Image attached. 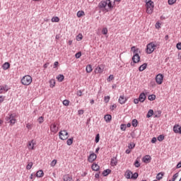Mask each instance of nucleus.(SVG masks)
I'll return each instance as SVG.
<instances>
[{
  "instance_id": "obj_52",
  "label": "nucleus",
  "mask_w": 181,
  "mask_h": 181,
  "mask_svg": "<svg viewBox=\"0 0 181 181\" xmlns=\"http://www.w3.org/2000/svg\"><path fill=\"white\" fill-rule=\"evenodd\" d=\"M83 39V35H78L76 37V40H78V42H80V40H81Z\"/></svg>"
},
{
  "instance_id": "obj_21",
  "label": "nucleus",
  "mask_w": 181,
  "mask_h": 181,
  "mask_svg": "<svg viewBox=\"0 0 181 181\" xmlns=\"http://www.w3.org/2000/svg\"><path fill=\"white\" fill-rule=\"evenodd\" d=\"M91 168L93 170H95V172L100 170V165L98 164H93Z\"/></svg>"
},
{
  "instance_id": "obj_47",
  "label": "nucleus",
  "mask_w": 181,
  "mask_h": 181,
  "mask_svg": "<svg viewBox=\"0 0 181 181\" xmlns=\"http://www.w3.org/2000/svg\"><path fill=\"white\" fill-rule=\"evenodd\" d=\"M75 57L76 59H80V57H81V52H78L75 54Z\"/></svg>"
},
{
  "instance_id": "obj_27",
  "label": "nucleus",
  "mask_w": 181,
  "mask_h": 181,
  "mask_svg": "<svg viewBox=\"0 0 181 181\" xmlns=\"http://www.w3.org/2000/svg\"><path fill=\"white\" fill-rule=\"evenodd\" d=\"M152 115H153V110H149L146 115V117L151 118V117H152Z\"/></svg>"
},
{
  "instance_id": "obj_13",
  "label": "nucleus",
  "mask_w": 181,
  "mask_h": 181,
  "mask_svg": "<svg viewBox=\"0 0 181 181\" xmlns=\"http://www.w3.org/2000/svg\"><path fill=\"white\" fill-rule=\"evenodd\" d=\"M63 180L64 181H73V177L69 174L64 175L63 176Z\"/></svg>"
},
{
  "instance_id": "obj_63",
  "label": "nucleus",
  "mask_w": 181,
  "mask_h": 181,
  "mask_svg": "<svg viewBox=\"0 0 181 181\" xmlns=\"http://www.w3.org/2000/svg\"><path fill=\"white\" fill-rule=\"evenodd\" d=\"M180 168H181V163H180V162H179V163L177 164V165H176V168H177V169H180Z\"/></svg>"
},
{
  "instance_id": "obj_50",
  "label": "nucleus",
  "mask_w": 181,
  "mask_h": 181,
  "mask_svg": "<svg viewBox=\"0 0 181 181\" xmlns=\"http://www.w3.org/2000/svg\"><path fill=\"white\" fill-rule=\"evenodd\" d=\"M107 81H112V80H114V75H110L107 78Z\"/></svg>"
},
{
  "instance_id": "obj_16",
  "label": "nucleus",
  "mask_w": 181,
  "mask_h": 181,
  "mask_svg": "<svg viewBox=\"0 0 181 181\" xmlns=\"http://www.w3.org/2000/svg\"><path fill=\"white\" fill-rule=\"evenodd\" d=\"M146 8H154L153 1L152 0L146 1Z\"/></svg>"
},
{
  "instance_id": "obj_20",
  "label": "nucleus",
  "mask_w": 181,
  "mask_h": 181,
  "mask_svg": "<svg viewBox=\"0 0 181 181\" xmlns=\"http://www.w3.org/2000/svg\"><path fill=\"white\" fill-rule=\"evenodd\" d=\"M112 119V116H111V115H106L104 116V119L106 121V122H110Z\"/></svg>"
},
{
  "instance_id": "obj_57",
  "label": "nucleus",
  "mask_w": 181,
  "mask_h": 181,
  "mask_svg": "<svg viewBox=\"0 0 181 181\" xmlns=\"http://www.w3.org/2000/svg\"><path fill=\"white\" fill-rule=\"evenodd\" d=\"M5 90V87L4 86H0V94H2Z\"/></svg>"
},
{
  "instance_id": "obj_45",
  "label": "nucleus",
  "mask_w": 181,
  "mask_h": 181,
  "mask_svg": "<svg viewBox=\"0 0 181 181\" xmlns=\"http://www.w3.org/2000/svg\"><path fill=\"white\" fill-rule=\"evenodd\" d=\"M134 166L136 168H139V166H141V163H139V161H138V160H136V161L134 162Z\"/></svg>"
},
{
  "instance_id": "obj_19",
  "label": "nucleus",
  "mask_w": 181,
  "mask_h": 181,
  "mask_svg": "<svg viewBox=\"0 0 181 181\" xmlns=\"http://www.w3.org/2000/svg\"><path fill=\"white\" fill-rule=\"evenodd\" d=\"M117 163H118V161L117 160V158L113 157L111 159V165H112V166H117Z\"/></svg>"
},
{
  "instance_id": "obj_59",
  "label": "nucleus",
  "mask_w": 181,
  "mask_h": 181,
  "mask_svg": "<svg viewBox=\"0 0 181 181\" xmlns=\"http://www.w3.org/2000/svg\"><path fill=\"white\" fill-rule=\"evenodd\" d=\"M157 141V139L156 137H153L152 139H151V144H155Z\"/></svg>"
},
{
  "instance_id": "obj_49",
  "label": "nucleus",
  "mask_w": 181,
  "mask_h": 181,
  "mask_svg": "<svg viewBox=\"0 0 181 181\" xmlns=\"http://www.w3.org/2000/svg\"><path fill=\"white\" fill-rule=\"evenodd\" d=\"M177 0H168L169 5H173V4H176Z\"/></svg>"
},
{
  "instance_id": "obj_35",
  "label": "nucleus",
  "mask_w": 181,
  "mask_h": 181,
  "mask_svg": "<svg viewBox=\"0 0 181 181\" xmlns=\"http://www.w3.org/2000/svg\"><path fill=\"white\" fill-rule=\"evenodd\" d=\"M76 15H77L78 18H81V16H84V11H79L77 12Z\"/></svg>"
},
{
  "instance_id": "obj_30",
  "label": "nucleus",
  "mask_w": 181,
  "mask_h": 181,
  "mask_svg": "<svg viewBox=\"0 0 181 181\" xmlns=\"http://www.w3.org/2000/svg\"><path fill=\"white\" fill-rule=\"evenodd\" d=\"M57 78L58 81L62 82V81H63V80H64V76L63 74H59L57 76Z\"/></svg>"
},
{
  "instance_id": "obj_31",
  "label": "nucleus",
  "mask_w": 181,
  "mask_h": 181,
  "mask_svg": "<svg viewBox=\"0 0 181 181\" xmlns=\"http://www.w3.org/2000/svg\"><path fill=\"white\" fill-rule=\"evenodd\" d=\"M49 86L51 87V88H53V87H54L55 84H56V81H54V79H51L49 81Z\"/></svg>"
},
{
  "instance_id": "obj_10",
  "label": "nucleus",
  "mask_w": 181,
  "mask_h": 181,
  "mask_svg": "<svg viewBox=\"0 0 181 181\" xmlns=\"http://www.w3.org/2000/svg\"><path fill=\"white\" fill-rule=\"evenodd\" d=\"M96 159H97V155L93 153L89 156L88 160V162H90L92 163V162H94V160Z\"/></svg>"
},
{
  "instance_id": "obj_1",
  "label": "nucleus",
  "mask_w": 181,
  "mask_h": 181,
  "mask_svg": "<svg viewBox=\"0 0 181 181\" xmlns=\"http://www.w3.org/2000/svg\"><path fill=\"white\" fill-rule=\"evenodd\" d=\"M21 83L23 86H29L32 83V76L27 75L21 79Z\"/></svg>"
},
{
  "instance_id": "obj_56",
  "label": "nucleus",
  "mask_w": 181,
  "mask_h": 181,
  "mask_svg": "<svg viewBox=\"0 0 181 181\" xmlns=\"http://www.w3.org/2000/svg\"><path fill=\"white\" fill-rule=\"evenodd\" d=\"M78 115H83L84 114V110H79L78 111Z\"/></svg>"
},
{
  "instance_id": "obj_26",
  "label": "nucleus",
  "mask_w": 181,
  "mask_h": 181,
  "mask_svg": "<svg viewBox=\"0 0 181 181\" xmlns=\"http://www.w3.org/2000/svg\"><path fill=\"white\" fill-rule=\"evenodd\" d=\"M110 173H111V170H110V169L105 170L103 172V176H108V175H110Z\"/></svg>"
},
{
  "instance_id": "obj_29",
  "label": "nucleus",
  "mask_w": 181,
  "mask_h": 181,
  "mask_svg": "<svg viewBox=\"0 0 181 181\" xmlns=\"http://www.w3.org/2000/svg\"><path fill=\"white\" fill-rule=\"evenodd\" d=\"M153 12V7H146V13L151 15Z\"/></svg>"
},
{
  "instance_id": "obj_15",
  "label": "nucleus",
  "mask_w": 181,
  "mask_h": 181,
  "mask_svg": "<svg viewBox=\"0 0 181 181\" xmlns=\"http://www.w3.org/2000/svg\"><path fill=\"white\" fill-rule=\"evenodd\" d=\"M133 63H139V62L141 61V57L139 56V53L137 54V57H135L134 59V55L132 58Z\"/></svg>"
},
{
  "instance_id": "obj_34",
  "label": "nucleus",
  "mask_w": 181,
  "mask_h": 181,
  "mask_svg": "<svg viewBox=\"0 0 181 181\" xmlns=\"http://www.w3.org/2000/svg\"><path fill=\"white\" fill-rule=\"evenodd\" d=\"M156 98V95H148V100L150 101H155Z\"/></svg>"
},
{
  "instance_id": "obj_28",
  "label": "nucleus",
  "mask_w": 181,
  "mask_h": 181,
  "mask_svg": "<svg viewBox=\"0 0 181 181\" xmlns=\"http://www.w3.org/2000/svg\"><path fill=\"white\" fill-rule=\"evenodd\" d=\"M163 175H164L163 173H159L157 175V176H156L157 180H161V179H163Z\"/></svg>"
},
{
  "instance_id": "obj_11",
  "label": "nucleus",
  "mask_w": 181,
  "mask_h": 181,
  "mask_svg": "<svg viewBox=\"0 0 181 181\" xmlns=\"http://www.w3.org/2000/svg\"><path fill=\"white\" fill-rule=\"evenodd\" d=\"M173 131L175 134H181V127L179 124H175Z\"/></svg>"
},
{
  "instance_id": "obj_24",
  "label": "nucleus",
  "mask_w": 181,
  "mask_h": 181,
  "mask_svg": "<svg viewBox=\"0 0 181 181\" xmlns=\"http://www.w3.org/2000/svg\"><path fill=\"white\" fill-rule=\"evenodd\" d=\"M10 67H11V64H9V62H5L3 64L4 70H8V69H9Z\"/></svg>"
},
{
  "instance_id": "obj_14",
  "label": "nucleus",
  "mask_w": 181,
  "mask_h": 181,
  "mask_svg": "<svg viewBox=\"0 0 181 181\" xmlns=\"http://www.w3.org/2000/svg\"><path fill=\"white\" fill-rule=\"evenodd\" d=\"M151 159H152V158H151V156L149 155L145 156L143 158V162H144V163H149V162H151Z\"/></svg>"
},
{
  "instance_id": "obj_33",
  "label": "nucleus",
  "mask_w": 181,
  "mask_h": 181,
  "mask_svg": "<svg viewBox=\"0 0 181 181\" xmlns=\"http://www.w3.org/2000/svg\"><path fill=\"white\" fill-rule=\"evenodd\" d=\"M132 127H138V120H136V119H134L132 122Z\"/></svg>"
},
{
  "instance_id": "obj_4",
  "label": "nucleus",
  "mask_w": 181,
  "mask_h": 181,
  "mask_svg": "<svg viewBox=\"0 0 181 181\" xmlns=\"http://www.w3.org/2000/svg\"><path fill=\"white\" fill-rule=\"evenodd\" d=\"M6 120L8 121L10 124H11V125L15 124V123L16 122V119H15V115L13 114H11L8 117H6Z\"/></svg>"
},
{
  "instance_id": "obj_60",
  "label": "nucleus",
  "mask_w": 181,
  "mask_h": 181,
  "mask_svg": "<svg viewBox=\"0 0 181 181\" xmlns=\"http://www.w3.org/2000/svg\"><path fill=\"white\" fill-rule=\"evenodd\" d=\"M59 66V62H55L54 63V69H56V67H57Z\"/></svg>"
},
{
  "instance_id": "obj_42",
  "label": "nucleus",
  "mask_w": 181,
  "mask_h": 181,
  "mask_svg": "<svg viewBox=\"0 0 181 181\" xmlns=\"http://www.w3.org/2000/svg\"><path fill=\"white\" fill-rule=\"evenodd\" d=\"M128 148L129 149H134L135 148V143H130Z\"/></svg>"
},
{
  "instance_id": "obj_64",
  "label": "nucleus",
  "mask_w": 181,
  "mask_h": 181,
  "mask_svg": "<svg viewBox=\"0 0 181 181\" xmlns=\"http://www.w3.org/2000/svg\"><path fill=\"white\" fill-rule=\"evenodd\" d=\"M178 177H179V173H175V174L173 176V177H174V178H175V179H177Z\"/></svg>"
},
{
  "instance_id": "obj_54",
  "label": "nucleus",
  "mask_w": 181,
  "mask_h": 181,
  "mask_svg": "<svg viewBox=\"0 0 181 181\" xmlns=\"http://www.w3.org/2000/svg\"><path fill=\"white\" fill-rule=\"evenodd\" d=\"M105 103H108L110 101V96H105Z\"/></svg>"
},
{
  "instance_id": "obj_3",
  "label": "nucleus",
  "mask_w": 181,
  "mask_h": 181,
  "mask_svg": "<svg viewBox=\"0 0 181 181\" xmlns=\"http://www.w3.org/2000/svg\"><path fill=\"white\" fill-rule=\"evenodd\" d=\"M59 136L62 141H64L69 138V133L66 130L61 131L59 133Z\"/></svg>"
},
{
  "instance_id": "obj_7",
  "label": "nucleus",
  "mask_w": 181,
  "mask_h": 181,
  "mask_svg": "<svg viewBox=\"0 0 181 181\" xmlns=\"http://www.w3.org/2000/svg\"><path fill=\"white\" fill-rule=\"evenodd\" d=\"M156 81L157 84H162V83H163V75L161 74H158L156 76Z\"/></svg>"
},
{
  "instance_id": "obj_23",
  "label": "nucleus",
  "mask_w": 181,
  "mask_h": 181,
  "mask_svg": "<svg viewBox=\"0 0 181 181\" xmlns=\"http://www.w3.org/2000/svg\"><path fill=\"white\" fill-rule=\"evenodd\" d=\"M43 175H45V173H43V170H40L36 173L37 177H43Z\"/></svg>"
},
{
  "instance_id": "obj_61",
  "label": "nucleus",
  "mask_w": 181,
  "mask_h": 181,
  "mask_svg": "<svg viewBox=\"0 0 181 181\" xmlns=\"http://www.w3.org/2000/svg\"><path fill=\"white\" fill-rule=\"evenodd\" d=\"M134 104H139V98L134 99Z\"/></svg>"
},
{
  "instance_id": "obj_2",
  "label": "nucleus",
  "mask_w": 181,
  "mask_h": 181,
  "mask_svg": "<svg viewBox=\"0 0 181 181\" xmlns=\"http://www.w3.org/2000/svg\"><path fill=\"white\" fill-rule=\"evenodd\" d=\"M155 47H156V45L153 42H150L147 45L146 47V53L148 54H151V53H153L155 51Z\"/></svg>"
},
{
  "instance_id": "obj_5",
  "label": "nucleus",
  "mask_w": 181,
  "mask_h": 181,
  "mask_svg": "<svg viewBox=\"0 0 181 181\" xmlns=\"http://www.w3.org/2000/svg\"><path fill=\"white\" fill-rule=\"evenodd\" d=\"M98 8L100 9H103V11H106V12H108L109 9L107 8V2L102 1L98 4Z\"/></svg>"
},
{
  "instance_id": "obj_6",
  "label": "nucleus",
  "mask_w": 181,
  "mask_h": 181,
  "mask_svg": "<svg viewBox=\"0 0 181 181\" xmlns=\"http://www.w3.org/2000/svg\"><path fill=\"white\" fill-rule=\"evenodd\" d=\"M106 4L107 5V9H112L114 8V5H115V0H106Z\"/></svg>"
},
{
  "instance_id": "obj_48",
  "label": "nucleus",
  "mask_w": 181,
  "mask_h": 181,
  "mask_svg": "<svg viewBox=\"0 0 181 181\" xmlns=\"http://www.w3.org/2000/svg\"><path fill=\"white\" fill-rule=\"evenodd\" d=\"M63 104L66 106L68 107L69 104H70V101L67 100H64L63 101Z\"/></svg>"
},
{
  "instance_id": "obj_17",
  "label": "nucleus",
  "mask_w": 181,
  "mask_h": 181,
  "mask_svg": "<svg viewBox=\"0 0 181 181\" xmlns=\"http://www.w3.org/2000/svg\"><path fill=\"white\" fill-rule=\"evenodd\" d=\"M146 98V96L145 95V94L144 93H141L139 95V100L140 103H144V101H145Z\"/></svg>"
},
{
  "instance_id": "obj_12",
  "label": "nucleus",
  "mask_w": 181,
  "mask_h": 181,
  "mask_svg": "<svg viewBox=\"0 0 181 181\" xmlns=\"http://www.w3.org/2000/svg\"><path fill=\"white\" fill-rule=\"evenodd\" d=\"M127 97H125V95H120L119 98V104H125V103H127Z\"/></svg>"
},
{
  "instance_id": "obj_22",
  "label": "nucleus",
  "mask_w": 181,
  "mask_h": 181,
  "mask_svg": "<svg viewBox=\"0 0 181 181\" xmlns=\"http://www.w3.org/2000/svg\"><path fill=\"white\" fill-rule=\"evenodd\" d=\"M28 149H32L33 150L35 148V143H33V140L31 141H29L28 144Z\"/></svg>"
},
{
  "instance_id": "obj_44",
  "label": "nucleus",
  "mask_w": 181,
  "mask_h": 181,
  "mask_svg": "<svg viewBox=\"0 0 181 181\" xmlns=\"http://www.w3.org/2000/svg\"><path fill=\"white\" fill-rule=\"evenodd\" d=\"M120 129H122V131H125V129H127V124H121L120 125Z\"/></svg>"
},
{
  "instance_id": "obj_38",
  "label": "nucleus",
  "mask_w": 181,
  "mask_h": 181,
  "mask_svg": "<svg viewBox=\"0 0 181 181\" xmlns=\"http://www.w3.org/2000/svg\"><path fill=\"white\" fill-rule=\"evenodd\" d=\"M163 139H165V136L160 135L158 136V141H159V142H162V141H163Z\"/></svg>"
},
{
  "instance_id": "obj_36",
  "label": "nucleus",
  "mask_w": 181,
  "mask_h": 181,
  "mask_svg": "<svg viewBox=\"0 0 181 181\" xmlns=\"http://www.w3.org/2000/svg\"><path fill=\"white\" fill-rule=\"evenodd\" d=\"M32 166H33V163L30 162V163H28V164L27 165L26 169H27L28 170H30V169H32Z\"/></svg>"
},
{
  "instance_id": "obj_62",
  "label": "nucleus",
  "mask_w": 181,
  "mask_h": 181,
  "mask_svg": "<svg viewBox=\"0 0 181 181\" xmlns=\"http://www.w3.org/2000/svg\"><path fill=\"white\" fill-rule=\"evenodd\" d=\"M156 29H159V28H160V23H156Z\"/></svg>"
},
{
  "instance_id": "obj_39",
  "label": "nucleus",
  "mask_w": 181,
  "mask_h": 181,
  "mask_svg": "<svg viewBox=\"0 0 181 181\" xmlns=\"http://www.w3.org/2000/svg\"><path fill=\"white\" fill-rule=\"evenodd\" d=\"M66 144L69 145V146H70V145L73 144V138L69 139L66 141Z\"/></svg>"
},
{
  "instance_id": "obj_41",
  "label": "nucleus",
  "mask_w": 181,
  "mask_h": 181,
  "mask_svg": "<svg viewBox=\"0 0 181 181\" xmlns=\"http://www.w3.org/2000/svg\"><path fill=\"white\" fill-rule=\"evenodd\" d=\"M95 142L96 144H98V142H100V134H98L96 135L95 139Z\"/></svg>"
},
{
  "instance_id": "obj_25",
  "label": "nucleus",
  "mask_w": 181,
  "mask_h": 181,
  "mask_svg": "<svg viewBox=\"0 0 181 181\" xmlns=\"http://www.w3.org/2000/svg\"><path fill=\"white\" fill-rule=\"evenodd\" d=\"M50 128H51V131H52V132H57V127L56 126L55 124H51Z\"/></svg>"
},
{
  "instance_id": "obj_46",
  "label": "nucleus",
  "mask_w": 181,
  "mask_h": 181,
  "mask_svg": "<svg viewBox=\"0 0 181 181\" xmlns=\"http://www.w3.org/2000/svg\"><path fill=\"white\" fill-rule=\"evenodd\" d=\"M102 33L103 35H107V33H108V29H107V28H103Z\"/></svg>"
},
{
  "instance_id": "obj_43",
  "label": "nucleus",
  "mask_w": 181,
  "mask_h": 181,
  "mask_svg": "<svg viewBox=\"0 0 181 181\" xmlns=\"http://www.w3.org/2000/svg\"><path fill=\"white\" fill-rule=\"evenodd\" d=\"M60 21V18L59 17H53L52 18V22H59Z\"/></svg>"
},
{
  "instance_id": "obj_55",
  "label": "nucleus",
  "mask_w": 181,
  "mask_h": 181,
  "mask_svg": "<svg viewBox=\"0 0 181 181\" xmlns=\"http://www.w3.org/2000/svg\"><path fill=\"white\" fill-rule=\"evenodd\" d=\"M177 49H178V50H181V42H178L176 45Z\"/></svg>"
},
{
  "instance_id": "obj_51",
  "label": "nucleus",
  "mask_w": 181,
  "mask_h": 181,
  "mask_svg": "<svg viewBox=\"0 0 181 181\" xmlns=\"http://www.w3.org/2000/svg\"><path fill=\"white\" fill-rule=\"evenodd\" d=\"M43 121H44L43 117L41 116V117H40L38 118V122H39V124H42Z\"/></svg>"
},
{
  "instance_id": "obj_9",
  "label": "nucleus",
  "mask_w": 181,
  "mask_h": 181,
  "mask_svg": "<svg viewBox=\"0 0 181 181\" xmlns=\"http://www.w3.org/2000/svg\"><path fill=\"white\" fill-rule=\"evenodd\" d=\"M103 71H104V65H99L95 69V73H96V74H101V73H103Z\"/></svg>"
},
{
  "instance_id": "obj_32",
  "label": "nucleus",
  "mask_w": 181,
  "mask_h": 181,
  "mask_svg": "<svg viewBox=\"0 0 181 181\" xmlns=\"http://www.w3.org/2000/svg\"><path fill=\"white\" fill-rule=\"evenodd\" d=\"M86 71L88 73H91V71H93V66H91L90 64H88L87 66H86Z\"/></svg>"
},
{
  "instance_id": "obj_53",
  "label": "nucleus",
  "mask_w": 181,
  "mask_h": 181,
  "mask_svg": "<svg viewBox=\"0 0 181 181\" xmlns=\"http://www.w3.org/2000/svg\"><path fill=\"white\" fill-rule=\"evenodd\" d=\"M56 163H57V160H53L51 163V166H55Z\"/></svg>"
},
{
  "instance_id": "obj_58",
  "label": "nucleus",
  "mask_w": 181,
  "mask_h": 181,
  "mask_svg": "<svg viewBox=\"0 0 181 181\" xmlns=\"http://www.w3.org/2000/svg\"><path fill=\"white\" fill-rule=\"evenodd\" d=\"M5 100V96L1 95L0 96V103H4Z\"/></svg>"
},
{
  "instance_id": "obj_37",
  "label": "nucleus",
  "mask_w": 181,
  "mask_h": 181,
  "mask_svg": "<svg viewBox=\"0 0 181 181\" xmlns=\"http://www.w3.org/2000/svg\"><path fill=\"white\" fill-rule=\"evenodd\" d=\"M138 173H134V174H132L131 179H138Z\"/></svg>"
},
{
  "instance_id": "obj_40",
  "label": "nucleus",
  "mask_w": 181,
  "mask_h": 181,
  "mask_svg": "<svg viewBox=\"0 0 181 181\" xmlns=\"http://www.w3.org/2000/svg\"><path fill=\"white\" fill-rule=\"evenodd\" d=\"M132 175V172H131V171L127 172V174H126L127 179H131V175Z\"/></svg>"
},
{
  "instance_id": "obj_18",
  "label": "nucleus",
  "mask_w": 181,
  "mask_h": 181,
  "mask_svg": "<svg viewBox=\"0 0 181 181\" xmlns=\"http://www.w3.org/2000/svg\"><path fill=\"white\" fill-rule=\"evenodd\" d=\"M146 67H148V64L144 63L139 67V71H144V70H145Z\"/></svg>"
},
{
  "instance_id": "obj_8",
  "label": "nucleus",
  "mask_w": 181,
  "mask_h": 181,
  "mask_svg": "<svg viewBox=\"0 0 181 181\" xmlns=\"http://www.w3.org/2000/svg\"><path fill=\"white\" fill-rule=\"evenodd\" d=\"M131 50H132V52H133V54H134L133 59H135V57H136L138 56V54L141 53L139 48H136L135 46L132 47Z\"/></svg>"
}]
</instances>
